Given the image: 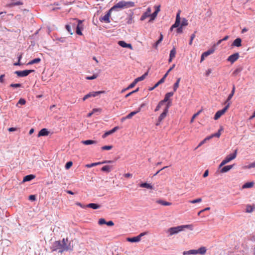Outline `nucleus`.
Here are the masks:
<instances>
[{
    "instance_id": "48",
    "label": "nucleus",
    "mask_w": 255,
    "mask_h": 255,
    "mask_svg": "<svg viewBox=\"0 0 255 255\" xmlns=\"http://www.w3.org/2000/svg\"><path fill=\"white\" fill-rule=\"evenodd\" d=\"M163 104L161 101H160L155 109V112L159 111Z\"/></svg>"
},
{
    "instance_id": "60",
    "label": "nucleus",
    "mask_w": 255,
    "mask_h": 255,
    "mask_svg": "<svg viewBox=\"0 0 255 255\" xmlns=\"http://www.w3.org/2000/svg\"><path fill=\"white\" fill-rule=\"evenodd\" d=\"M180 11L179 10L178 11V12L176 14V20H177V21H180Z\"/></svg>"
},
{
    "instance_id": "63",
    "label": "nucleus",
    "mask_w": 255,
    "mask_h": 255,
    "mask_svg": "<svg viewBox=\"0 0 255 255\" xmlns=\"http://www.w3.org/2000/svg\"><path fill=\"white\" fill-rule=\"evenodd\" d=\"M241 71H242V69L238 68L234 71L233 74L235 75H237L238 73H240Z\"/></svg>"
},
{
    "instance_id": "20",
    "label": "nucleus",
    "mask_w": 255,
    "mask_h": 255,
    "mask_svg": "<svg viewBox=\"0 0 255 255\" xmlns=\"http://www.w3.org/2000/svg\"><path fill=\"white\" fill-rule=\"evenodd\" d=\"M173 95V93H172V92L167 93V94H166L164 99L163 100L161 101V102L163 104L165 102H167L169 100V99L170 98V97L172 96Z\"/></svg>"
},
{
    "instance_id": "30",
    "label": "nucleus",
    "mask_w": 255,
    "mask_h": 255,
    "mask_svg": "<svg viewBox=\"0 0 255 255\" xmlns=\"http://www.w3.org/2000/svg\"><path fill=\"white\" fill-rule=\"evenodd\" d=\"M87 207L91 208L93 209H97L100 208V205L95 203H90L87 205Z\"/></svg>"
},
{
    "instance_id": "59",
    "label": "nucleus",
    "mask_w": 255,
    "mask_h": 255,
    "mask_svg": "<svg viewBox=\"0 0 255 255\" xmlns=\"http://www.w3.org/2000/svg\"><path fill=\"white\" fill-rule=\"evenodd\" d=\"M164 82L163 79H161L155 85L154 87H157L159 84L163 83Z\"/></svg>"
},
{
    "instance_id": "18",
    "label": "nucleus",
    "mask_w": 255,
    "mask_h": 255,
    "mask_svg": "<svg viewBox=\"0 0 255 255\" xmlns=\"http://www.w3.org/2000/svg\"><path fill=\"white\" fill-rule=\"evenodd\" d=\"M234 166V165H230L225 166L223 167L220 171L221 173H225L231 170Z\"/></svg>"
},
{
    "instance_id": "51",
    "label": "nucleus",
    "mask_w": 255,
    "mask_h": 255,
    "mask_svg": "<svg viewBox=\"0 0 255 255\" xmlns=\"http://www.w3.org/2000/svg\"><path fill=\"white\" fill-rule=\"evenodd\" d=\"M133 22V17L132 15H130L129 16V17L128 18V21H127V23L130 24H131Z\"/></svg>"
},
{
    "instance_id": "26",
    "label": "nucleus",
    "mask_w": 255,
    "mask_h": 255,
    "mask_svg": "<svg viewBox=\"0 0 255 255\" xmlns=\"http://www.w3.org/2000/svg\"><path fill=\"white\" fill-rule=\"evenodd\" d=\"M197 254L203 255L206 252V249L204 247H202L200 248L198 250H197Z\"/></svg>"
},
{
    "instance_id": "38",
    "label": "nucleus",
    "mask_w": 255,
    "mask_h": 255,
    "mask_svg": "<svg viewBox=\"0 0 255 255\" xmlns=\"http://www.w3.org/2000/svg\"><path fill=\"white\" fill-rule=\"evenodd\" d=\"M253 185H254L253 182H247L243 185V188H251V187H252L253 186Z\"/></svg>"
},
{
    "instance_id": "50",
    "label": "nucleus",
    "mask_w": 255,
    "mask_h": 255,
    "mask_svg": "<svg viewBox=\"0 0 255 255\" xmlns=\"http://www.w3.org/2000/svg\"><path fill=\"white\" fill-rule=\"evenodd\" d=\"M98 223H99V225H103V224H106V220L104 219L101 218V219H99V220L98 221Z\"/></svg>"
},
{
    "instance_id": "5",
    "label": "nucleus",
    "mask_w": 255,
    "mask_h": 255,
    "mask_svg": "<svg viewBox=\"0 0 255 255\" xmlns=\"http://www.w3.org/2000/svg\"><path fill=\"white\" fill-rule=\"evenodd\" d=\"M229 104L226 105V106L221 110H219L217 111L214 116V120H217L219 119L223 115H224L225 112L229 109Z\"/></svg>"
},
{
    "instance_id": "14",
    "label": "nucleus",
    "mask_w": 255,
    "mask_h": 255,
    "mask_svg": "<svg viewBox=\"0 0 255 255\" xmlns=\"http://www.w3.org/2000/svg\"><path fill=\"white\" fill-rule=\"evenodd\" d=\"M118 44L123 47L128 48L132 50V46L131 44L126 43L124 41H119L118 42Z\"/></svg>"
},
{
    "instance_id": "52",
    "label": "nucleus",
    "mask_w": 255,
    "mask_h": 255,
    "mask_svg": "<svg viewBox=\"0 0 255 255\" xmlns=\"http://www.w3.org/2000/svg\"><path fill=\"white\" fill-rule=\"evenodd\" d=\"M72 164L73 162L72 161H69L66 164L65 168L68 169L72 166Z\"/></svg>"
},
{
    "instance_id": "22",
    "label": "nucleus",
    "mask_w": 255,
    "mask_h": 255,
    "mask_svg": "<svg viewBox=\"0 0 255 255\" xmlns=\"http://www.w3.org/2000/svg\"><path fill=\"white\" fill-rule=\"evenodd\" d=\"M255 209V205H247L246 206V212L247 213H251Z\"/></svg>"
},
{
    "instance_id": "7",
    "label": "nucleus",
    "mask_w": 255,
    "mask_h": 255,
    "mask_svg": "<svg viewBox=\"0 0 255 255\" xmlns=\"http://www.w3.org/2000/svg\"><path fill=\"white\" fill-rule=\"evenodd\" d=\"M105 93V91H97V92H90L89 93H88V94L86 95L83 98V101H85L86 99L90 98V97H96L98 95H99V94H103V93Z\"/></svg>"
},
{
    "instance_id": "1",
    "label": "nucleus",
    "mask_w": 255,
    "mask_h": 255,
    "mask_svg": "<svg viewBox=\"0 0 255 255\" xmlns=\"http://www.w3.org/2000/svg\"><path fill=\"white\" fill-rule=\"evenodd\" d=\"M189 229L190 230H193L192 225H185L179 226L175 227H172L168 230V232L169 233L170 235L172 236L174 234H177L178 232L182 231L184 229Z\"/></svg>"
},
{
    "instance_id": "31",
    "label": "nucleus",
    "mask_w": 255,
    "mask_h": 255,
    "mask_svg": "<svg viewBox=\"0 0 255 255\" xmlns=\"http://www.w3.org/2000/svg\"><path fill=\"white\" fill-rule=\"evenodd\" d=\"M40 61H41V59L40 58H35V59L32 60L31 61H29L27 63V65H32V64H34L35 63H38Z\"/></svg>"
},
{
    "instance_id": "28",
    "label": "nucleus",
    "mask_w": 255,
    "mask_h": 255,
    "mask_svg": "<svg viewBox=\"0 0 255 255\" xmlns=\"http://www.w3.org/2000/svg\"><path fill=\"white\" fill-rule=\"evenodd\" d=\"M127 240L128 242H131V243L138 242L140 241V240L139 239V237H138V236L134 237L133 238H128L127 239Z\"/></svg>"
},
{
    "instance_id": "57",
    "label": "nucleus",
    "mask_w": 255,
    "mask_h": 255,
    "mask_svg": "<svg viewBox=\"0 0 255 255\" xmlns=\"http://www.w3.org/2000/svg\"><path fill=\"white\" fill-rule=\"evenodd\" d=\"M119 127H115L114 128H113L112 129L109 131L110 134H112L113 133L115 132L117 129H118Z\"/></svg>"
},
{
    "instance_id": "13",
    "label": "nucleus",
    "mask_w": 255,
    "mask_h": 255,
    "mask_svg": "<svg viewBox=\"0 0 255 255\" xmlns=\"http://www.w3.org/2000/svg\"><path fill=\"white\" fill-rule=\"evenodd\" d=\"M117 8L123 9L124 8L123 0L119 1L113 7H111V10H115Z\"/></svg>"
},
{
    "instance_id": "4",
    "label": "nucleus",
    "mask_w": 255,
    "mask_h": 255,
    "mask_svg": "<svg viewBox=\"0 0 255 255\" xmlns=\"http://www.w3.org/2000/svg\"><path fill=\"white\" fill-rule=\"evenodd\" d=\"M73 21H74L73 24L75 25V28H76V32L77 34L79 35H83L82 30L83 29L84 27L82 24V21L77 20L76 19H74Z\"/></svg>"
},
{
    "instance_id": "10",
    "label": "nucleus",
    "mask_w": 255,
    "mask_h": 255,
    "mask_svg": "<svg viewBox=\"0 0 255 255\" xmlns=\"http://www.w3.org/2000/svg\"><path fill=\"white\" fill-rule=\"evenodd\" d=\"M235 92V86L234 85L232 88V90L231 91V93L229 94L228 96L227 99L225 102V105H227L229 104V107L230 106V105L231 104V102H230L231 99L232 98L233 96H234Z\"/></svg>"
},
{
    "instance_id": "39",
    "label": "nucleus",
    "mask_w": 255,
    "mask_h": 255,
    "mask_svg": "<svg viewBox=\"0 0 255 255\" xmlns=\"http://www.w3.org/2000/svg\"><path fill=\"white\" fill-rule=\"evenodd\" d=\"M162 39H163V35H162V34H161L159 39L156 41V42L154 44L153 46L155 48H157L158 45L162 41Z\"/></svg>"
},
{
    "instance_id": "8",
    "label": "nucleus",
    "mask_w": 255,
    "mask_h": 255,
    "mask_svg": "<svg viewBox=\"0 0 255 255\" xmlns=\"http://www.w3.org/2000/svg\"><path fill=\"white\" fill-rule=\"evenodd\" d=\"M113 10H111V9L108 11V12L103 17H101L100 19L101 21H104L106 23L110 22V17H111V12Z\"/></svg>"
},
{
    "instance_id": "6",
    "label": "nucleus",
    "mask_w": 255,
    "mask_h": 255,
    "mask_svg": "<svg viewBox=\"0 0 255 255\" xmlns=\"http://www.w3.org/2000/svg\"><path fill=\"white\" fill-rule=\"evenodd\" d=\"M34 72V70H26L23 71H16L15 72V74H16L18 77H23L27 76L30 73Z\"/></svg>"
},
{
    "instance_id": "42",
    "label": "nucleus",
    "mask_w": 255,
    "mask_h": 255,
    "mask_svg": "<svg viewBox=\"0 0 255 255\" xmlns=\"http://www.w3.org/2000/svg\"><path fill=\"white\" fill-rule=\"evenodd\" d=\"M157 13H156V12H154L153 13L151 14L150 13V19L149 20V21H151L152 20H153L154 19H155V18L156 17L157 15Z\"/></svg>"
},
{
    "instance_id": "33",
    "label": "nucleus",
    "mask_w": 255,
    "mask_h": 255,
    "mask_svg": "<svg viewBox=\"0 0 255 255\" xmlns=\"http://www.w3.org/2000/svg\"><path fill=\"white\" fill-rule=\"evenodd\" d=\"M214 51H215V50L214 49H211L207 50L206 52H204L202 54H203L204 56H205L206 57H207L209 55L214 53Z\"/></svg>"
},
{
    "instance_id": "37",
    "label": "nucleus",
    "mask_w": 255,
    "mask_h": 255,
    "mask_svg": "<svg viewBox=\"0 0 255 255\" xmlns=\"http://www.w3.org/2000/svg\"><path fill=\"white\" fill-rule=\"evenodd\" d=\"M202 201V199L201 198H199L194 200H190L189 201V202L192 204H195V203H199L201 202Z\"/></svg>"
},
{
    "instance_id": "9",
    "label": "nucleus",
    "mask_w": 255,
    "mask_h": 255,
    "mask_svg": "<svg viewBox=\"0 0 255 255\" xmlns=\"http://www.w3.org/2000/svg\"><path fill=\"white\" fill-rule=\"evenodd\" d=\"M239 54L238 53H236L229 56L227 60L231 63H233L239 59Z\"/></svg>"
},
{
    "instance_id": "56",
    "label": "nucleus",
    "mask_w": 255,
    "mask_h": 255,
    "mask_svg": "<svg viewBox=\"0 0 255 255\" xmlns=\"http://www.w3.org/2000/svg\"><path fill=\"white\" fill-rule=\"evenodd\" d=\"M221 129H220L219 130V131H218V132L216 133H214V134H212V136H213V137H219L221 135Z\"/></svg>"
},
{
    "instance_id": "11",
    "label": "nucleus",
    "mask_w": 255,
    "mask_h": 255,
    "mask_svg": "<svg viewBox=\"0 0 255 255\" xmlns=\"http://www.w3.org/2000/svg\"><path fill=\"white\" fill-rule=\"evenodd\" d=\"M151 12V8L149 7H148L147 9H146V11L145 12H144L143 13V14L141 15V16L140 17V20L143 21L147 17H150Z\"/></svg>"
},
{
    "instance_id": "61",
    "label": "nucleus",
    "mask_w": 255,
    "mask_h": 255,
    "mask_svg": "<svg viewBox=\"0 0 255 255\" xmlns=\"http://www.w3.org/2000/svg\"><path fill=\"white\" fill-rule=\"evenodd\" d=\"M106 224L109 226H114V223L112 221H110L108 222H106Z\"/></svg>"
},
{
    "instance_id": "46",
    "label": "nucleus",
    "mask_w": 255,
    "mask_h": 255,
    "mask_svg": "<svg viewBox=\"0 0 255 255\" xmlns=\"http://www.w3.org/2000/svg\"><path fill=\"white\" fill-rule=\"evenodd\" d=\"M137 82L134 80L128 87L127 89H130L133 88L136 84Z\"/></svg>"
},
{
    "instance_id": "3",
    "label": "nucleus",
    "mask_w": 255,
    "mask_h": 255,
    "mask_svg": "<svg viewBox=\"0 0 255 255\" xmlns=\"http://www.w3.org/2000/svg\"><path fill=\"white\" fill-rule=\"evenodd\" d=\"M237 155V149H236L233 154L227 155L219 165V168L229 163L236 158Z\"/></svg>"
},
{
    "instance_id": "17",
    "label": "nucleus",
    "mask_w": 255,
    "mask_h": 255,
    "mask_svg": "<svg viewBox=\"0 0 255 255\" xmlns=\"http://www.w3.org/2000/svg\"><path fill=\"white\" fill-rule=\"evenodd\" d=\"M242 45V39L240 38H236L232 43V46L240 47Z\"/></svg>"
},
{
    "instance_id": "34",
    "label": "nucleus",
    "mask_w": 255,
    "mask_h": 255,
    "mask_svg": "<svg viewBox=\"0 0 255 255\" xmlns=\"http://www.w3.org/2000/svg\"><path fill=\"white\" fill-rule=\"evenodd\" d=\"M73 248V243L70 242L68 246H66V243L65 242V250H72Z\"/></svg>"
},
{
    "instance_id": "53",
    "label": "nucleus",
    "mask_w": 255,
    "mask_h": 255,
    "mask_svg": "<svg viewBox=\"0 0 255 255\" xmlns=\"http://www.w3.org/2000/svg\"><path fill=\"white\" fill-rule=\"evenodd\" d=\"M21 86V85L20 84H11L10 85V87H13V88H19Z\"/></svg>"
},
{
    "instance_id": "32",
    "label": "nucleus",
    "mask_w": 255,
    "mask_h": 255,
    "mask_svg": "<svg viewBox=\"0 0 255 255\" xmlns=\"http://www.w3.org/2000/svg\"><path fill=\"white\" fill-rule=\"evenodd\" d=\"M180 80H181V78H178L177 79L176 82L174 83V86H173V90H174V92L176 91L177 88L179 87V83H180Z\"/></svg>"
},
{
    "instance_id": "40",
    "label": "nucleus",
    "mask_w": 255,
    "mask_h": 255,
    "mask_svg": "<svg viewBox=\"0 0 255 255\" xmlns=\"http://www.w3.org/2000/svg\"><path fill=\"white\" fill-rule=\"evenodd\" d=\"M23 3L21 1H18L15 2H11V3L8 4V6L12 7L15 5H22Z\"/></svg>"
},
{
    "instance_id": "27",
    "label": "nucleus",
    "mask_w": 255,
    "mask_h": 255,
    "mask_svg": "<svg viewBox=\"0 0 255 255\" xmlns=\"http://www.w3.org/2000/svg\"><path fill=\"white\" fill-rule=\"evenodd\" d=\"M156 203L163 206H170L172 204L171 202H168L164 200H159L156 201Z\"/></svg>"
},
{
    "instance_id": "41",
    "label": "nucleus",
    "mask_w": 255,
    "mask_h": 255,
    "mask_svg": "<svg viewBox=\"0 0 255 255\" xmlns=\"http://www.w3.org/2000/svg\"><path fill=\"white\" fill-rule=\"evenodd\" d=\"M100 164H101V162H95V163H93L89 164H86V167H87L88 168H91V167H92L93 166H96V165H100Z\"/></svg>"
},
{
    "instance_id": "19",
    "label": "nucleus",
    "mask_w": 255,
    "mask_h": 255,
    "mask_svg": "<svg viewBox=\"0 0 255 255\" xmlns=\"http://www.w3.org/2000/svg\"><path fill=\"white\" fill-rule=\"evenodd\" d=\"M35 177V176L33 174H30V175H26L25 177H24L22 182H25L27 181H29L32 179H34Z\"/></svg>"
},
{
    "instance_id": "35",
    "label": "nucleus",
    "mask_w": 255,
    "mask_h": 255,
    "mask_svg": "<svg viewBox=\"0 0 255 255\" xmlns=\"http://www.w3.org/2000/svg\"><path fill=\"white\" fill-rule=\"evenodd\" d=\"M176 53V49L175 47H173V49L170 52L169 57H170L171 58H174L175 57Z\"/></svg>"
},
{
    "instance_id": "15",
    "label": "nucleus",
    "mask_w": 255,
    "mask_h": 255,
    "mask_svg": "<svg viewBox=\"0 0 255 255\" xmlns=\"http://www.w3.org/2000/svg\"><path fill=\"white\" fill-rule=\"evenodd\" d=\"M49 131L47 128H44L41 129L38 132V137L42 136H47L49 134Z\"/></svg>"
},
{
    "instance_id": "23",
    "label": "nucleus",
    "mask_w": 255,
    "mask_h": 255,
    "mask_svg": "<svg viewBox=\"0 0 255 255\" xmlns=\"http://www.w3.org/2000/svg\"><path fill=\"white\" fill-rule=\"evenodd\" d=\"M66 28L67 30L69 32L70 34H72L74 31L75 29V25L74 24H72V27L71 28V26L69 24L66 25Z\"/></svg>"
},
{
    "instance_id": "55",
    "label": "nucleus",
    "mask_w": 255,
    "mask_h": 255,
    "mask_svg": "<svg viewBox=\"0 0 255 255\" xmlns=\"http://www.w3.org/2000/svg\"><path fill=\"white\" fill-rule=\"evenodd\" d=\"M195 33L192 34L190 37V40L189 43V45H191L192 44V41H193V39L195 38Z\"/></svg>"
},
{
    "instance_id": "24",
    "label": "nucleus",
    "mask_w": 255,
    "mask_h": 255,
    "mask_svg": "<svg viewBox=\"0 0 255 255\" xmlns=\"http://www.w3.org/2000/svg\"><path fill=\"white\" fill-rule=\"evenodd\" d=\"M183 254L184 255H197V252L196 250H191L188 251H184Z\"/></svg>"
},
{
    "instance_id": "21",
    "label": "nucleus",
    "mask_w": 255,
    "mask_h": 255,
    "mask_svg": "<svg viewBox=\"0 0 255 255\" xmlns=\"http://www.w3.org/2000/svg\"><path fill=\"white\" fill-rule=\"evenodd\" d=\"M140 187L141 188H145L147 189H153L152 186L149 183H142L139 185Z\"/></svg>"
},
{
    "instance_id": "45",
    "label": "nucleus",
    "mask_w": 255,
    "mask_h": 255,
    "mask_svg": "<svg viewBox=\"0 0 255 255\" xmlns=\"http://www.w3.org/2000/svg\"><path fill=\"white\" fill-rule=\"evenodd\" d=\"M113 148V146L112 145H105V146H103L101 147V149L102 150H111V149H112Z\"/></svg>"
},
{
    "instance_id": "25",
    "label": "nucleus",
    "mask_w": 255,
    "mask_h": 255,
    "mask_svg": "<svg viewBox=\"0 0 255 255\" xmlns=\"http://www.w3.org/2000/svg\"><path fill=\"white\" fill-rule=\"evenodd\" d=\"M97 141L93 140H82L81 143L84 145H90L92 144L97 143Z\"/></svg>"
},
{
    "instance_id": "64",
    "label": "nucleus",
    "mask_w": 255,
    "mask_h": 255,
    "mask_svg": "<svg viewBox=\"0 0 255 255\" xmlns=\"http://www.w3.org/2000/svg\"><path fill=\"white\" fill-rule=\"evenodd\" d=\"M35 196L34 195H31L29 196V199L31 201H35Z\"/></svg>"
},
{
    "instance_id": "12",
    "label": "nucleus",
    "mask_w": 255,
    "mask_h": 255,
    "mask_svg": "<svg viewBox=\"0 0 255 255\" xmlns=\"http://www.w3.org/2000/svg\"><path fill=\"white\" fill-rule=\"evenodd\" d=\"M169 107V105H167L166 108L164 109V111L162 113L160 114L159 117H158V119L159 122H162V121L166 117L167 114L168 112V108Z\"/></svg>"
},
{
    "instance_id": "2",
    "label": "nucleus",
    "mask_w": 255,
    "mask_h": 255,
    "mask_svg": "<svg viewBox=\"0 0 255 255\" xmlns=\"http://www.w3.org/2000/svg\"><path fill=\"white\" fill-rule=\"evenodd\" d=\"M52 252L58 251L59 253H62L64 250V239L62 241H58L53 243L51 247Z\"/></svg>"
},
{
    "instance_id": "29",
    "label": "nucleus",
    "mask_w": 255,
    "mask_h": 255,
    "mask_svg": "<svg viewBox=\"0 0 255 255\" xmlns=\"http://www.w3.org/2000/svg\"><path fill=\"white\" fill-rule=\"evenodd\" d=\"M112 167L109 165L104 166L101 170L104 172H110L112 170Z\"/></svg>"
},
{
    "instance_id": "62",
    "label": "nucleus",
    "mask_w": 255,
    "mask_h": 255,
    "mask_svg": "<svg viewBox=\"0 0 255 255\" xmlns=\"http://www.w3.org/2000/svg\"><path fill=\"white\" fill-rule=\"evenodd\" d=\"M254 167H255V162H253V163H251L250 164H249V165L247 166V168H254Z\"/></svg>"
},
{
    "instance_id": "47",
    "label": "nucleus",
    "mask_w": 255,
    "mask_h": 255,
    "mask_svg": "<svg viewBox=\"0 0 255 255\" xmlns=\"http://www.w3.org/2000/svg\"><path fill=\"white\" fill-rule=\"evenodd\" d=\"M135 114H136V112H134V111L131 112L127 116V118H128V119H129L131 118Z\"/></svg>"
},
{
    "instance_id": "54",
    "label": "nucleus",
    "mask_w": 255,
    "mask_h": 255,
    "mask_svg": "<svg viewBox=\"0 0 255 255\" xmlns=\"http://www.w3.org/2000/svg\"><path fill=\"white\" fill-rule=\"evenodd\" d=\"M212 70L211 69H207L205 73V75L206 77H208L210 75V74L212 73Z\"/></svg>"
},
{
    "instance_id": "44",
    "label": "nucleus",
    "mask_w": 255,
    "mask_h": 255,
    "mask_svg": "<svg viewBox=\"0 0 255 255\" xmlns=\"http://www.w3.org/2000/svg\"><path fill=\"white\" fill-rule=\"evenodd\" d=\"M201 112V110L198 111L197 113L195 114L192 117V119L191 120L190 123H192L194 122V120L196 117L200 114V113Z\"/></svg>"
},
{
    "instance_id": "49",
    "label": "nucleus",
    "mask_w": 255,
    "mask_h": 255,
    "mask_svg": "<svg viewBox=\"0 0 255 255\" xmlns=\"http://www.w3.org/2000/svg\"><path fill=\"white\" fill-rule=\"evenodd\" d=\"M98 77L97 74H94L92 76H87L86 78L87 80H93L96 79Z\"/></svg>"
},
{
    "instance_id": "36",
    "label": "nucleus",
    "mask_w": 255,
    "mask_h": 255,
    "mask_svg": "<svg viewBox=\"0 0 255 255\" xmlns=\"http://www.w3.org/2000/svg\"><path fill=\"white\" fill-rule=\"evenodd\" d=\"M147 73H145V74L142 75L141 76L136 78L135 79V80L137 82V83L139 81H142L145 79V78L147 76Z\"/></svg>"
},
{
    "instance_id": "16",
    "label": "nucleus",
    "mask_w": 255,
    "mask_h": 255,
    "mask_svg": "<svg viewBox=\"0 0 255 255\" xmlns=\"http://www.w3.org/2000/svg\"><path fill=\"white\" fill-rule=\"evenodd\" d=\"M123 2L124 8L133 7L135 5L134 2L132 1H126L123 0Z\"/></svg>"
},
{
    "instance_id": "43",
    "label": "nucleus",
    "mask_w": 255,
    "mask_h": 255,
    "mask_svg": "<svg viewBox=\"0 0 255 255\" xmlns=\"http://www.w3.org/2000/svg\"><path fill=\"white\" fill-rule=\"evenodd\" d=\"M188 24V20L186 18H183L182 20V22H181V27H183L184 26H187Z\"/></svg>"
},
{
    "instance_id": "58",
    "label": "nucleus",
    "mask_w": 255,
    "mask_h": 255,
    "mask_svg": "<svg viewBox=\"0 0 255 255\" xmlns=\"http://www.w3.org/2000/svg\"><path fill=\"white\" fill-rule=\"evenodd\" d=\"M26 101L24 99H20L18 101V104L23 105L25 104Z\"/></svg>"
}]
</instances>
